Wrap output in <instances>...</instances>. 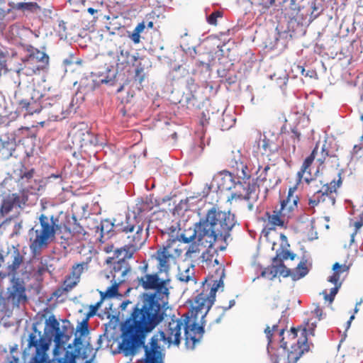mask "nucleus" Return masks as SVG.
Returning a JSON list of instances; mask_svg holds the SVG:
<instances>
[{
  "label": "nucleus",
  "instance_id": "1",
  "mask_svg": "<svg viewBox=\"0 0 363 363\" xmlns=\"http://www.w3.org/2000/svg\"><path fill=\"white\" fill-rule=\"evenodd\" d=\"M169 279H160L157 273L146 274L138 279V285L153 293H144L140 301L125 320V340L139 342L144 334L152 331L164 319V308L168 303Z\"/></svg>",
  "mask_w": 363,
  "mask_h": 363
},
{
  "label": "nucleus",
  "instance_id": "2",
  "mask_svg": "<svg viewBox=\"0 0 363 363\" xmlns=\"http://www.w3.org/2000/svg\"><path fill=\"white\" fill-rule=\"evenodd\" d=\"M223 269H218L210 279H206L201 287V291L194 299L192 316L194 320L186 315L183 319L184 340L187 348L193 350L203 337L205 325L204 318L216 300L218 292L223 291Z\"/></svg>",
  "mask_w": 363,
  "mask_h": 363
},
{
  "label": "nucleus",
  "instance_id": "3",
  "mask_svg": "<svg viewBox=\"0 0 363 363\" xmlns=\"http://www.w3.org/2000/svg\"><path fill=\"white\" fill-rule=\"evenodd\" d=\"M225 213L211 208L205 218L201 219L194 228H189L180 235L179 240L190 243L196 239L202 246L215 247L216 251H223L226 248L227 222Z\"/></svg>",
  "mask_w": 363,
  "mask_h": 363
},
{
  "label": "nucleus",
  "instance_id": "4",
  "mask_svg": "<svg viewBox=\"0 0 363 363\" xmlns=\"http://www.w3.org/2000/svg\"><path fill=\"white\" fill-rule=\"evenodd\" d=\"M245 158L240 151L232 152L228 156V201L233 200H249L257 188L251 182V172Z\"/></svg>",
  "mask_w": 363,
  "mask_h": 363
},
{
  "label": "nucleus",
  "instance_id": "5",
  "mask_svg": "<svg viewBox=\"0 0 363 363\" xmlns=\"http://www.w3.org/2000/svg\"><path fill=\"white\" fill-rule=\"evenodd\" d=\"M138 217H126L125 220L122 222L118 229L119 231L127 235L128 242L123 247L114 250V256L108 257L107 263H111L114 259L118 260L114 263L113 269L116 272L127 274L130 272V266L126 261L132 257L133 254L143 244V225L137 220Z\"/></svg>",
  "mask_w": 363,
  "mask_h": 363
},
{
  "label": "nucleus",
  "instance_id": "6",
  "mask_svg": "<svg viewBox=\"0 0 363 363\" xmlns=\"http://www.w3.org/2000/svg\"><path fill=\"white\" fill-rule=\"evenodd\" d=\"M39 224L30 230V249L35 255H39L43 248L55 238L56 233H62V225L57 216L42 213L38 217Z\"/></svg>",
  "mask_w": 363,
  "mask_h": 363
},
{
  "label": "nucleus",
  "instance_id": "7",
  "mask_svg": "<svg viewBox=\"0 0 363 363\" xmlns=\"http://www.w3.org/2000/svg\"><path fill=\"white\" fill-rule=\"evenodd\" d=\"M318 163L320 167H333L338 164V157L336 150H333L331 144L326 140L323 143L318 142L311 152L303 161L300 170L297 172L298 184L304 181L307 184L315 182L311 177V166L314 160Z\"/></svg>",
  "mask_w": 363,
  "mask_h": 363
},
{
  "label": "nucleus",
  "instance_id": "8",
  "mask_svg": "<svg viewBox=\"0 0 363 363\" xmlns=\"http://www.w3.org/2000/svg\"><path fill=\"white\" fill-rule=\"evenodd\" d=\"M125 322L121 326V342L120 343L119 348L123 351L125 355L134 356L135 355L140 348H143L145 350V355L143 359V363H164V353L162 352L160 346L158 344L157 338L152 337L151 338L150 346L145 345V337L147 333V332L144 334L143 338H141L139 342H133V341L129 342L125 339Z\"/></svg>",
  "mask_w": 363,
  "mask_h": 363
},
{
  "label": "nucleus",
  "instance_id": "9",
  "mask_svg": "<svg viewBox=\"0 0 363 363\" xmlns=\"http://www.w3.org/2000/svg\"><path fill=\"white\" fill-rule=\"evenodd\" d=\"M341 171L337 174V179H333L330 183H327L321 189L315 191L308 199V209L315 212L317 207L323 213L330 211L335 206L337 195V190L342 185Z\"/></svg>",
  "mask_w": 363,
  "mask_h": 363
},
{
  "label": "nucleus",
  "instance_id": "10",
  "mask_svg": "<svg viewBox=\"0 0 363 363\" xmlns=\"http://www.w3.org/2000/svg\"><path fill=\"white\" fill-rule=\"evenodd\" d=\"M42 111L50 121H61L72 111V102L60 96L44 99L40 105Z\"/></svg>",
  "mask_w": 363,
  "mask_h": 363
},
{
  "label": "nucleus",
  "instance_id": "11",
  "mask_svg": "<svg viewBox=\"0 0 363 363\" xmlns=\"http://www.w3.org/2000/svg\"><path fill=\"white\" fill-rule=\"evenodd\" d=\"M25 49L28 54L22 61L26 74H35L47 67L49 63V56L45 52L30 45H26Z\"/></svg>",
  "mask_w": 363,
  "mask_h": 363
},
{
  "label": "nucleus",
  "instance_id": "12",
  "mask_svg": "<svg viewBox=\"0 0 363 363\" xmlns=\"http://www.w3.org/2000/svg\"><path fill=\"white\" fill-rule=\"evenodd\" d=\"M33 91L34 89L29 86H18L14 94V100L18 108L30 115L40 111V103L35 99Z\"/></svg>",
  "mask_w": 363,
  "mask_h": 363
},
{
  "label": "nucleus",
  "instance_id": "13",
  "mask_svg": "<svg viewBox=\"0 0 363 363\" xmlns=\"http://www.w3.org/2000/svg\"><path fill=\"white\" fill-rule=\"evenodd\" d=\"M278 172L279 168L275 164H267L264 168L259 166L257 172V186L264 188L266 193L273 189L281 182Z\"/></svg>",
  "mask_w": 363,
  "mask_h": 363
},
{
  "label": "nucleus",
  "instance_id": "14",
  "mask_svg": "<svg viewBox=\"0 0 363 363\" xmlns=\"http://www.w3.org/2000/svg\"><path fill=\"white\" fill-rule=\"evenodd\" d=\"M316 328V322L308 320L303 329L305 339L301 342L297 341L296 344L291 347V350L288 352L287 358L282 360V363H296L304 352L309 350V345L307 343V335H314V330Z\"/></svg>",
  "mask_w": 363,
  "mask_h": 363
},
{
  "label": "nucleus",
  "instance_id": "15",
  "mask_svg": "<svg viewBox=\"0 0 363 363\" xmlns=\"http://www.w3.org/2000/svg\"><path fill=\"white\" fill-rule=\"evenodd\" d=\"M28 348L35 347V352L30 359V363H44L47 359L46 352L49 349V344L43 337H37L34 333H30L28 339ZM58 363H75L73 358L69 360L61 359Z\"/></svg>",
  "mask_w": 363,
  "mask_h": 363
},
{
  "label": "nucleus",
  "instance_id": "16",
  "mask_svg": "<svg viewBox=\"0 0 363 363\" xmlns=\"http://www.w3.org/2000/svg\"><path fill=\"white\" fill-rule=\"evenodd\" d=\"M184 321L182 318H172L160 331V340L168 345H179L182 339V330Z\"/></svg>",
  "mask_w": 363,
  "mask_h": 363
},
{
  "label": "nucleus",
  "instance_id": "17",
  "mask_svg": "<svg viewBox=\"0 0 363 363\" xmlns=\"http://www.w3.org/2000/svg\"><path fill=\"white\" fill-rule=\"evenodd\" d=\"M1 262L14 279L20 267L24 262V256L21 254L18 247L12 245L8 249L5 255L1 257Z\"/></svg>",
  "mask_w": 363,
  "mask_h": 363
},
{
  "label": "nucleus",
  "instance_id": "18",
  "mask_svg": "<svg viewBox=\"0 0 363 363\" xmlns=\"http://www.w3.org/2000/svg\"><path fill=\"white\" fill-rule=\"evenodd\" d=\"M28 35H30V30L22 28L17 25H12L9 27L7 33V38L16 45H20L26 48V39Z\"/></svg>",
  "mask_w": 363,
  "mask_h": 363
},
{
  "label": "nucleus",
  "instance_id": "19",
  "mask_svg": "<svg viewBox=\"0 0 363 363\" xmlns=\"http://www.w3.org/2000/svg\"><path fill=\"white\" fill-rule=\"evenodd\" d=\"M111 273L112 276L111 285L105 291H100L101 298L103 301L106 298H111L118 296L120 284L125 281V277L127 274L116 272L113 269Z\"/></svg>",
  "mask_w": 363,
  "mask_h": 363
},
{
  "label": "nucleus",
  "instance_id": "20",
  "mask_svg": "<svg viewBox=\"0 0 363 363\" xmlns=\"http://www.w3.org/2000/svg\"><path fill=\"white\" fill-rule=\"evenodd\" d=\"M296 189V187L290 188L286 199L281 201L280 209L284 215H286L287 218H291L294 211L297 209L299 199L297 195L294 194Z\"/></svg>",
  "mask_w": 363,
  "mask_h": 363
},
{
  "label": "nucleus",
  "instance_id": "21",
  "mask_svg": "<svg viewBox=\"0 0 363 363\" xmlns=\"http://www.w3.org/2000/svg\"><path fill=\"white\" fill-rule=\"evenodd\" d=\"M7 299L13 304L18 305L22 301L27 300L26 289L18 280L13 282V285L8 289Z\"/></svg>",
  "mask_w": 363,
  "mask_h": 363
},
{
  "label": "nucleus",
  "instance_id": "22",
  "mask_svg": "<svg viewBox=\"0 0 363 363\" xmlns=\"http://www.w3.org/2000/svg\"><path fill=\"white\" fill-rule=\"evenodd\" d=\"M16 143L15 139L13 138L9 132L1 135L0 136V157L3 159H8L16 150Z\"/></svg>",
  "mask_w": 363,
  "mask_h": 363
},
{
  "label": "nucleus",
  "instance_id": "23",
  "mask_svg": "<svg viewBox=\"0 0 363 363\" xmlns=\"http://www.w3.org/2000/svg\"><path fill=\"white\" fill-rule=\"evenodd\" d=\"M289 269L284 264H273L266 267L261 273V276L270 280L274 279L277 276L289 277Z\"/></svg>",
  "mask_w": 363,
  "mask_h": 363
},
{
  "label": "nucleus",
  "instance_id": "24",
  "mask_svg": "<svg viewBox=\"0 0 363 363\" xmlns=\"http://www.w3.org/2000/svg\"><path fill=\"white\" fill-rule=\"evenodd\" d=\"M74 223L71 228L62 225V235L61 239L67 240L72 237H77L79 239L83 238L87 233L83 226L77 223V218L73 217Z\"/></svg>",
  "mask_w": 363,
  "mask_h": 363
},
{
  "label": "nucleus",
  "instance_id": "25",
  "mask_svg": "<svg viewBox=\"0 0 363 363\" xmlns=\"http://www.w3.org/2000/svg\"><path fill=\"white\" fill-rule=\"evenodd\" d=\"M177 279L183 283L192 282L196 284L197 281L195 275V268L191 264L187 263L179 267V272L177 275Z\"/></svg>",
  "mask_w": 363,
  "mask_h": 363
},
{
  "label": "nucleus",
  "instance_id": "26",
  "mask_svg": "<svg viewBox=\"0 0 363 363\" xmlns=\"http://www.w3.org/2000/svg\"><path fill=\"white\" fill-rule=\"evenodd\" d=\"M27 199L21 198L18 194H9L2 201L1 211L2 213H9L14 206L21 207V203L25 204Z\"/></svg>",
  "mask_w": 363,
  "mask_h": 363
},
{
  "label": "nucleus",
  "instance_id": "27",
  "mask_svg": "<svg viewBox=\"0 0 363 363\" xmlns=\"http://www.w3.org/2000/svg\"><path fill=\"white\" fill-rule=\"evenodd\" d=\"M311 264L308 262L307 259L303 258L297 267L293 270L289 269V274L292 280L296 281L304 277L309 272Z\"/></svg>",
  "mask_w": 363,
  "mask_h": 363
},
{
  "label": "nucleus",
  "instance_id": "28",
  "mask_svg": "<svg viewBox=\"0 0 363 363\" xmlns=\"http://www.w3.org/2000/svg\"><path fill=\"white\" fill-rule=\"evenodd\" d=\"M265 217L267 219L269 224L271 225L269 229H274L275 227L283 228L285 225L286 215H284L282 211L279 208V210L273 211V213L271 214L267 211L265 213Z\"/></svg>",
  "mask_w": 363,
  "mask_h": 363
},
{
  "label": "nucleus",
  "instance_id": "29",
  "mask_svg": "<svg viewBox=\"0 0 363 363\" xmlns=\"http://www.w3.org/2000/svg\"><path fill=\"white\" fill-rule=\"evenodd\" d=\"M9 133L15 139L16 144L23 143L26 139L35 138L34 131L28 127H21Z\"/></svg>",
  "mask_w": 363,
  "mask_h": 363
},
{
  "label": "nucleus",
  "instance_id": "30",
  "mask_svg": "<svg viewBox=\"0 0 363 363\" xmlns=\"http://www.w3.org/2000/svg\"><path fill=\"white\" fill-rule=\"evenodd\" d=\"M138 59V53L132 55L128 50H121L118 55L117 65H121L122 68L135 66Z\"/></svg>",
  "mask_w": 363,
  "mask_h": 363
},
{
  "label": "nucleus",
  "instance_id": "31",
  "mask_svg": "<svg viewBox=\"0 0 363 363\" xmlns=\"http://www.w3.org/2000/svg\"><path fill=\"white\" fill-rule=\"evenodd\" d=\"M156 259L158 262V272H167L170 268V263L174 262L175 259L171 257V255H167L161 250H158L156 252Z\"/></svg>",
  "mask_w": 363,
  "mask_h": 363
},
{
  "label": "nucleus",
  "instance_id": "32",
  "mask_svg": "<svg viewBox=\"0 0 363 363\" xmlns=\"http://www.w3.org/2000/svg\"><path fill=\"white\" fill-rule=\"evenodd\" d=\"M178 240L175 238H170L167 240L166 245L160 248L162 251L164 252L167 255H171V257L176 259L182 253V250L179 248Z\"/></svg>",
  "mask_w": 363,
  "mask_h": 363
},
{
  "label": "nucleus",
  "instance_id": "33",
  "mask_svg": "<svg viewBox=\"0 0 363 363\" xmlns=\"http://www.w3.org/2000/svg\"><path fill=\"white\" fill-rule=\"evenodd\" d=\"M278 327H279L278 323H276V324H274L272 328L269 327V325H267L266 327V328L264 329V333L266 335L269 345L271 344L272 342V336H273V333L275 331H278ZM284 330H285L284 328L279 330V336L280 337L281 347H282L284 350H286L287 349V342L284 341V338L283 337Z\"/></svg>",
  "mask_w": 363,
  "mask_h": 363
},
{
  "label": "nucleus",
  "instance_id": "34",
  "mask_svg": "<svg viewBox=\"0 0 363 363\" xmlns=\"http://www.w3.org/2000/svg\"><path fill=\"white\" fill-rule=\"evenodd\" d=\"M333 274L328 278V281L331 283L341 282L340 275L341 274L346 272L349 270V267L346 264H340L338 262H335L333 266Z\"/></svg>",
  "mask_w": 363,
  "mask_h": 363
},
{
  "label": "nucleus",
  "instance_id": "35",
  "mask_svg": "<svg viewBox=\"0 0 363 363\" xmlns=\"http://www.w3.org/2000/svg\"><path fill=\"white\" fill-rule=\"evenodd\" d=\"M91 257H89L86 259V261L74 264L72 267L70 274L77 279L80 280V277L82 274V273L84 271L88 270L89 264L91 262Z\"/></svg>",
  "mask_w": 363,
  "mask_h": 363
},
{
  "label": "nucleus",
  "instance_id": "36",
  "mask_svg": "<svg viewBox=\"0 0 363 363\" xmlns=\"http://www.w3.org/2000/svg\"><path fill=\"white\" fill-rule=\"evenodd\" d=\"M296 257V255L294 252H290L287 250H277L276 256L273 258V262L278 264H284V261L288 259L294 260Z\"/></svg>",
  "mask_w": 363,
  "mask_h": 363
},
{
  "label": "nucleus",
  "instance_id": "37",
  "mask_svg": "<svg viewBox=\"0 0 363 363\" xmlns=\"http://www.w3.org/2000/svg\"><path fill=\"white\" fill-rule=\"evenodd\" d=\"M335 286L332 289H330V294H328L326 291H323V294L324 295V299L325 301L329 302V303H332L334 301L335 296L338 292L339 289L342 285V282L333 283Z\"/></svg>",
  "mask_w": 363,
  "mask_h": 363
},
{
  "label": "nucleus",
  "instance_id": "38",
  "mask_svg": "<svg viewBox=\"0 0 363 363\" xmlns=\"http://www.w3.org/2000/svg\"><path fill=\"white\" fill-rule=\"evenodd\" d=\"M135 66H136V68L135 70L134 79L135 82H138V83L141 84L144 81L145 77L144 67L142 66L140 62L135 64Z\"/></svg>",
  "mask_w": 363,
  "mask_h": 363
},
{
  "label": "nucleus",
  "instance_id": "39",
  "mask_svg": "<svg viewBox=\"0 0 363 363\" xmlns=\"http://www.w3.org/2000/svg\"><path fill=\"white\" fill-rule=\"evenodd\" d=\"M79 280L75 278L73 275L69 274L66 277L65 280L64 281V286L65 290L69 291L73 289L78 283Z\"/></svg>",
  "mask_w": 363,
  "mask_h": 363
},
{
  "label": "nucleus",
  "instance_id": "40",
  "mask_svg": "<svg viewBox=\"0 0 363 363\" xmlns=\"http://www.w3.org/2000/svg\"><path fill=\"white\" fill-rule=\"evenodd\" d=\"M89 320L86 317L77 325V331L80 333V336H84L89 333Z\"/></svg>",
  "mask_w": 363,
  "mask_h": 363
},
{
  "label": "nucleus",
  "instance_id": "41",
  "mask_svg": "<svg viewBox=\"0 0 363 363\" xmlns=\"http://www.w3.org/2000/svg\"><path fill=\"white\" fill-rule=\"evenodd\" d=\"M36 6H37V4L36 3H33V2H28V3L21 2V3L14 4L13 6H12V9H18V10H23V11H25V10L31 11V10H33V8H35Z\"/></svg>",
  "mask_w": 363,
  "mask_h": 363
},
{
  "label": "nucleus",
  "instance_id": "42",
  "mask_svg": "<svg viewBox=\"0 0 363 363\" xmlns=\"http://www.w3.org/2000/svg\"><path fill=\"white\" fill-rule=\"evenodd\" d=\"M11 11L12 9H4L0 8V30H3L6 28L8 23L6 16Z\"/></svg>",
  "mask_w": 363,
  "mask_h": 363
},
{
  "label": "nucleus",
  "instance_id": "43",
  "mask_svg": "<svg viewBox=\"0 0 363 363\" xmlns=\"http://www.w3.org/2000/svg\"><path fill=\"white\" fill-rule=\"evenodd\" d=\"M63 63L67 69L69 68L70 70H72V66L74 65H81L82 60L75 59L72 55H70L68 58L64 60Z\"/></svg>",
  "mask_w": 363,
  "mask_h": 363
},
{
  "label": "nucleus",
  "instance_id": "44",
  "mask_svg": "<svg viewBox=\"0 0 363 363\" xmlns=\"http://www.w3.org/2000/svg\"><path fill=\"white\" fill-rule=\"evenodd\" d=\"M103 300H101V298H100V300L96 303L94 305H90L89 306V311L87 312L86 315V318L89 319L90 318L94 316L98 311V309L99 308V307L101 306V303H103Z\"/></svg>",
  "mask_w": 363,
  "mask_h": 363
},
{
  "label": "nucleus",
  "instance_id": "45",
  "mask_svg": "<svg viewBox=\"0 0 363 363\" xmlns=\"http://www.w3.org/2000/svg\"><path fill=\"white\" fill-rule=\"evenodd\" d=\"M223 18V13L219 11L213 12L207 17V22L213 26L217 25V19Z\"/></svg>",
  "mask_w": 363,
  "mask_h": 363
},
{
  "label": "nucleus",
  "instance_id": "46",
  "mask_svg": "<svg viewBox=\"0 0 363 363\" xmlns=\"http://www.w3.org/2000/svg\"><path fill=\"white\" fill-rule=\"evenodd\" d=\"M291 139L293 142V152L296 150V145L298 144L301 140V133L297 130L296 128H293L291 130Z\"/></svg>",
  "mask_w": 363,
  "mask_h": 363
},
{
  "label": "nucleus",
  "instance_id": "47",
  "mask_svg": "<svg viewBox=\"0 0 363 363\" xmlns=\"http://www.w3.org/2000/svg\"><path fill=\"white\" fill-rule=\"evenodd\" d=\"M201 245L199 242L193 241L192 243L189 245L188 250H186V255L187 257H191L192 254L199 252L200 251L199 246Z\"/></svg>",
  "mask_w": 363,
  "mask_h": 363
},
{
  "label": "nucleus",
  "instance_id": "48",
  "mask_svg": "<svg viewBox=\"0 0 363 363\" xmlns=\"http://www.w3.org/2000/svg\"><path fill=\"white\" fill-rule=\"evenodd\" d=\"M214 263H216L217 265H219V266H218V268L214 271V272H213L212 274H211L210 276H208L207 278H206V279H205V280H204V281L203 282V284L206 281V279H210L212 276H213V275L216 274V272L218 269H223V270H224V277H223V289H224V288H225L224 279H225V266H224V264H220V263H219V261H218V259H216V258L214 259ZM203 286V284L202 285V286Z\"/></svg>",
  "mask_w": 363,
  "mask_h": 363
},
{
  "label": "nucleus",
  "instance_id": "49",
  "mask_svg": "<svg viewBox=\"0 0 363 363\" xmlns=\"http://www.w3.org/2000/svg\"><path fill=\"white\" fill-rule=\"evenodd\" d=\"M136 206L138 214L144 211H149L151 209L147 202H141L138 203Z\"/></svg>",
  "mask_w": 363,
  "mask_h": 363
},
{
  "label": "nucleus",
  "instance_id": "50",
  "mask_svg": "<svg viewBox=\"0 0 363 363\" xmlns=\"http://www.w3.org/2000/svg\"><path fill=\"white\" fill-rule=\"evenodd\" d=\"M217 315L214 318V321L217 323H220L221 318H223L225 313V308L223 307H218L216 308Z\"/></svg>",
  "mask_w": 363,
  "mask_h": 363
},
{
  "label": "nucleus",
  "instance_id": "51",
  "mask_svg": "<svg viewBox=\"0 0 363 363\" xmlns=\"http://www.w3.org/2000/svg\"><path fill=\"white\" fill-rule=\"evenodd\" d=\"M9 55V52L6 49L0 45V64L6 62V59Z\"/></svg>",
  "mask_w": 363,
  "mask_h": 363
},
{
  "label": "nucleus",
  "instance_id": "52",
  "mask_svg": "<svg viewBox=\"0 0 363 363\" xmlns=\"http://www.w3.org/2000/svg\"><path fill=\"white\" fill-rule=\"evenodd\" d=\"M360 150H363V147L362 146H360V145H355L353 147V149H352V150L351 152L352 157L356 158V159L360 158L361 156L359 155V152Z\"/></svg>",
  "mask_w": 363,
  "mask_h": 363
},
{
  "label": "nucleus",
  "instance_id": "53",
  "mask_svg": "<svg viewBox=\"0 0 363 363\" xmlns=\"http://www.w3.org/2000/svg\"><path fill=\"white\" fill-rule=\"evenodd\" d=\"M49 320L51 322L52 328L56 331L57 335H59L60 326L58 321L55 318L54 316L50 317Z\"/></svg>",
  "mask_w": 363,
  "mask_h": 363
},
{
  "label": "nucleus",
  "instance_id": "54",
  "mask_svg": "<svg viewBox=\"0 0 363 363\" xmlns=\"http://www.w3.org/2000/svg\"><path fill=\"white\" fill-rule=\"evenodd\" d=\"M105 225H106V228H109V229H106V232L107 233L109 232L111 230V229L112 228V227H113V224L111 223L108 220L102 221L101 222V234H103L104 232Z\"/></svg>",
  "mask_w": 363,
  "mask_h": 363
},
{
  "label": "nucleus",
  "instance_id": "55",
  "mask_svg": "<svg viewBox=\"0 0 363 363\" xmlns=\"http://www.w3.org/2000/svg\"><path fill=\"white\" fill-rule=\"evenodd\" d=\"M129 37L135 44H138L140 42V35L135 30L133 31Z\"/></svg>",
  "mask_w": 363,
  "mask_h": 363
},
{
  "label": "nucleus",
  "instance_id": "56",
  "mask_svg": "<svg viewBox=\"0 0 363 363\" xmlns=\"http://www.w3.org/2000/svg\"><path fill=\"white\" fill-rule=\"evenodd\" d=\"M34 172H35L34 169H31L29 171L23 173L21 176V179H26L27 180H29L33 178V177L34 175Z\"/></svg>",
  "mask_w": 363,
  "mask_h": 363
},
{
  "label": "nucleus",
  "instance_id": "57",
  "mask_svg": "<svg viewBox=\"0 0 363 363\" xmlns=\"http://www.w3.org/2000/svg\"><path fill=\"white\" fill-rule=\"evenodd\" d=\"M11 276L10 273H8V270L5 267H1V264H0V279H4L6 277Z\"/></svg>",
  "mask_w": 363,
  "mask_h": 363
},
{
  "label": "nucleus",
  "instance_id": "58",
  "mask_svg": "<svg viewBox=\"0 0 363 363\" xmlns=\"http://www.w3.org/2000/svg\"><path fill=\"white\" fill-rule=\"evenodd\" d=\"M145 28V22L143 21V22L138 23L133 30H135L140 35L141 33H143L144 31Z\"/></svg>",
  "mask_w": 363,
  "mask_h": 363
},
{
  "label": "nucleus",
  "instance_id": "59",
  "mask_svg": "<svg viewBox=\"0 0 363 363\" xmlns=\"http://www.w3.org/2000/svg\"><path fill=\"white\" fill-rule=\"evenodd\" d=\"M313 313L318 318L319 320L322 318L323 310L318 305L315 306Z\"/></svg>",
  "mask_w": 363,
  "mask_h": 363
},
{
  "label": "nucleus",
  "instance_id": "60",
  "mask_svg": "<svg viewBox=\"0 0 363 363\" xmlns=\"http://www.w3.org/2000/svg\"><path fill=\"white\" fill-rule=\"evenodd\" d=\"M354 225V232H356V233H357L358 230L363 225V222L360 220L359 221L355 222Z\"/></svg>",
  "mask_w": 363,
  "mask_h": 363
},
{
  "label": "nucleus",
  "instance_id": "61",
  "mask_svg": "<svg viewBox=\"0 0 363 363\" xmlns=\"http://www.w3.org/2000/svg\"><path fill=\"white\" fill-rule=\"evenodd\" d=\"M130 303H131V301H130L129 300H125L121 303L119 308H121V311H124L126 309L128 305Z\"/></svg>",
  "mask_w": 363,
  "mask_h": 363
},
{
  "label": "nucleus",
  "instance_id": "62",
  "mask_svg": "<svg viewBox=\"0 0 363 363\" xmlns=\"http://www.w3.org/2000/svg\"><path fill=\"white\" fill-rule=\"evenodd\" d=\"M82 336L76 337L74 340V345L75 346H78L82 344Z\"/></svg>",
  "mask_w": 363,
  "mask_h": 363
},
{
  "label": "nucleus",
  "instance_id": "63",
  "mask_svg": "<svg viewBox=\"0 0 363 363\" xmlns=\"http://www.w3.org/2000/svg\"><path fill=\"white\" fill-rule=\"evenodd\" d=\"M114 247L113 245H107L104 247V251L107 253H109L111 252H114Z\"/></svg>",
  "mask_w": 363,
  "mask_h": 363
},
{
  "label": "nucleus",
  "instance_id": "64",
  "mask_svg": "<svg viewBox=\"0 0 363 363\" xmlns=\"http://www.w3.org/2000/svg\"><path fill=\"white\" fill-rule=\"evenodd\" d=\"M354 319V315H352L350 318V319L348 320V321L347 322V328H346V330H347L350 327V325H351V322Z\"/></svg>",
  "mask_w": 363,
  "mask_h": 363
}]
</instances>
